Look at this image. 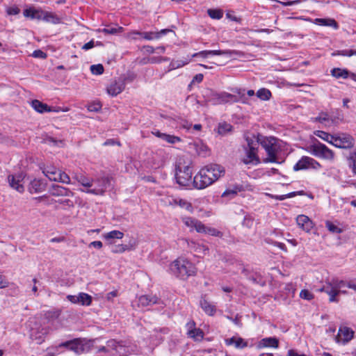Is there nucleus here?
<instances>
[{
    "label": "nucleus",
    "instance_id": "obj_32",
    "mask_svg": "<svg viewBox=\"0 0 356 356\" xmlns=\"http://www.w3.org/2000/svg\"><path fill=\"white\" fill-rule=\"evenodd\" d=\"M233 92L238 94L240 97V99L241 101L243 102V103H246V97H245V93L249 96V97H253L255 95V92L253 90H248L245 92V89H241V88H236L234 90H233Z\"/></svg>",
    "mask_w": 356,
    "mask_h": 356
},
{
    "label": "nucleus",
    "instance_id": "obj_40",
    "mask_svg": "<svg viewBox=\"0 0 356 356\" xmlns=\"http://www.w3.org/2000/svg\"><path fill=\"white\" fill-rule=\"evenodd\" d=\"M188 334L191 338L196 341L201 340L204 337V333L200 329L193 328L188 331Z\"/></svg>",
    "mask_w": 356,
    "mask_h": 356
},
{
    "label": "nucleus",
    "instance_id": "obj_49",
    "mask_svg": "<svg viewBox=\"0 0 356 356\" xmlns=\"http://www.w3.org/2000/svg\"><path fill=\"white\" fill-rule=\"evenodd\" d=\"M232 125L227 123H220L218 126V133L220 134H225L227 132L231 131Z\"/></svg>",
    "mask_w": 356,
    "mask_h": 356
},
{
    "label": "nucleus",
    "instance_id": "obj_51",
    "mask_svg": "<svg viewBox=\"0 0 356 356\" xmlns=\"http://www.w3.org/2000/svg\"><path fill=\"white\" fill-rule=\"evenodd\" d=\"M102 108V104L100 102H94L88 105V111H99Z\"/></svg>",
    "mask_w": 356,
    "mask_h": 356
},
{
    "label": "nucleus",
    "instance_id": "obj_18",
    "mask_svg": "<svg viewBox=\"0 0 356 356\" xmlns=\"http://www.w3.org/2000/svg\"><path fill=\"white\" fill-rule=\"evenodd\" d=\"M49 192L51 195L56 197H72L74 195L70 189L57 184H52L49 189Z\"/></svg>",
    "mask_w": 356,
    "mask_h": 356
},
{
    "label": "nucleus",
    "instance_id": "obj_41",
    "mask_svg": "<svg viewBox=\"0 0 356 356\" xmlns=\"http://www.w3.org/2000/svg\"><path fill=\"white\" fill-rule=\"evenodd\" d=\"M207 13L211 18L214 19H220L223 17V12L220 9H209Z\"/></svg>",
    "mask_w": 356,
    "mask_h": 356
},
{
    "label": "nucleus",
    "instance_id": "obj_59",
    "mask_svg": "<svg viewBox=\"0 0 356 356\" xmlns=\"http://www.w3.org/2000/svg\"><path fill=\"white\" fill-rule=\"evenodd\" d=\"M206 226L202 224L200 220H197L194 229L199 233H204Z\"/></svg>",
    "mask_w": 356,
    "mask_h": 356
},
{
    "label": "nucleus",
    "instance_id": "obj_53",
    "mask_svg": "<svg viewBox=\"0 0 356 356\" xmlns=\"http://www.w3.org/2000/svg\"><path fill=\"white\" fill-rule=\"evenodd\" d=\"M326 227L332 233L339 234L341 232V229L339 227L329 221L326 222Z\"/></svg>",
    "mask_w": 356,
    "mask_h": 356
},
{
    "label": "nucleus",
    "instance_id": "obj_13",
    "mask_svg": "<svg viewBox=\"0 0 356 356\" xmlns=\"http://www.w3.org/2000/svg\"><path fill=\"white\" fill-rule=\"evenodd\" d=\"M321 168L320 163L315 159L309 156H302L293 166L295 171L305 170L309 168L318 169Z\"/></svg>",
    "mask_w": 356,
    "mask_h": 356
},
{
    "label": "nucleus",
    "instance_id": "obj_12",
    "mask_svg": "<svg viewBox=\"0 0 356 356\" xmlns=\"http://www.w3.org/2000/svg\"><path fill=\"white\" fill-rule=\"evenodd\" d=\"M355 145L354 138L348 134H342L339 136H335L333 145L338 148L341 149H350Z\"/></svg>",
    "mask_w": 356,
    "mask_h": 356
},
{
    "label": "nucleus",
    "instance_id": "obj_46",
    "mask_svg": "<svg viewBox=\"0 0 356 356\" xmlns=\"http://www.w3.org/2000/svg\"><path fill=\"white\" fill-rule=\"evenodd\" d=\"M197 220V219L191 217H185L182 218V221L184 223V225L186 227H190L191 229H194Z\"/></svg>",
    "mask_w": 356,
    "mask_h": 356
},
{
    "label": "nucleus",
    "instance_id": "obj_27",
    "mask_svg": "<svg viewBox=\"0 0 356 356\" xmlns=\"http://www.w3.org/2000/svg\"><path fill=\"white\" fill-rule=\"evenodd\" d=\"M45 189V184L40 179H34L31 181L28 190L31 193H37Z\"/></svg>",
    "mask_w": 356,
    "mask_h": 356
},
{
    "label": "nucleus",
    "instance_id": "obj_47",
    "mask_svg": "<svg viewBox=\"0 0 356 356\" xmlns=\"http://www.w3.org/2000/svg\"><path fill=\"white\" fill-rule=\"evenodd\" d=\"M176 203L181 208L186 209L187 211H192L193 207L192 204L188 201L180 199L178 201H176Z\"/></svg>",
    "mask_w": 356,
    "mask_h": 356
},
{
    "label": "nucleus",
    "instance_id": "obj_42",
    "mask_svg": "<svg viewBox=\"0 0 356 356\" xmlns=\"http://www.w3.org/2000/svg\"><path fill=\"white\" fill-rule=\"evenodd\" d=\"M318 20L321 25L332 26L335 29L339 27L337 22L333 19H318Z\"/></svg>",
    "mask_w": 356,
    "mask_h": 356
},
{
    "label": "nucleus",
    "instance_id": "obj_2",
    "mask_svg": "<svg viewBox=\"0 0 356 356\" xmlns=\"http://www.w3.org/2000/svg\"><path fill=\"white\" fill-rule=\"evenodd\" d=\"M225 168L218 164H209L202 168L193 180V186L204 189L225 175Z\"/></svg>",
    "mask_w": 356,
    "mask_h": 356
},
{
    "label": "nucleus",
    "instance_id": "obj_36",
    "mask_svg": "<svg viewBox=\"0 0 356 356\" xmlns=\"http://www.w3.org/2000/svg\"><path fill=\"white\" fill-rule=\"evenodd\" d=\"M75 179L84 187L90 188L92 186V179L83 175H77L75 176Z\"/></svg>",
    "mask_w": 356,
    "mask_h": 356
},
{
    "label": "nucleus",
    "instance_id": "obj_39",
    "mask_svg": "<svg viewBox=\"0 0 356 356\" xmlns=\"http://www.w3.org/2000/svg\"><path fill=\"white\" fill-rule=\"evenodd\" d=\"M131 35H139L140 36L143 37L145 40H156L155 32H153V31L140 32V31H131Z\"/></svg>",
    "mask_w": 356,
    "mask_h": 356
},
{
    "label": "nucleus",
    "instance_id": "obj_21",
    "mask_svg": "<svg viewBox=\"0 0 356 356\" xmlns=\"http://www.w3.org/2000/svg\"><path fill=\"white\" fill-rule=\"evenodd\" d=\"M296 222L299 227L306 232H309L314 226L313 222L305 215L298 216L296 218Z\"/></svg>",
    "mask_w": 356,
    "mask_h": 356
},
{
    "label": "nucleus",
    "instance_id": "obj_11",
    "mask_svg": "<svg viewBox=\"0 0 356 356\" xmlns=\"http://www.w3.org/2000/svg\"><path fill=\"white\" fill-rule=\"evenodd\" d=\"M136 303L138 307H145L152 306L154 305H162L164 303L163 300L158 298L156 296L143 295L139 296L135 302H133V306Z\"/></svg>",
    "mask_w": 356,
    "mask_h": 356
},
{
    "label": "nucleus",
    "instance_id": "obj_7",
    "mask_svg": "<svg viewBox=\"0 0 356 356\" xmlns=\"http://www.w3.org/2000/svg\"><path fill=\"white\" fill-rule=\"evenodd\" d=\"M310 151L314 156L323 159L332 161L334 158V152L325 145L320 142L315 143L314 145H311Z\"/></svg>",
    "mask_w": 356,
    "mask_h": 356
},
{
    "label": "nucleus",
    "instance_id": "obj_25",
    "mask_svg": "<svg viewBox=\"0 0 356 356\" xmlns=\"http://www.w3.org/2000/svg\"><path fill=\"white\" fill-rule=\"evenodd\" d=\"M279 341L275 337H266L262 339L257 344L258 348L266 347L278 348Z\"/></svg>",
    "mask_w": 356,
    "mask_h": 356
},
{
    "label": "nucleus",
    "instance_id": "obj_43",
    "mask_svg": "<svg viewBox=\"0 0 356 356\" xmlns=\"http://www.w3.org/2000/svg\"><path fill=\"white\" fill-rule=\"evenodd\" d=\"M162 140H163L170 144H175L181 140L180 138L177 137V136H175L169 135V134H164V135H162Z\"/></svg>",
    "mask_w": 356,
    "mask_h": 356
},
{
    "label": "nucleus",
    "instance_id": "obj_63",
    "mask_svg": "<svg viewBox=\"0 0 356 356\" xmlns=\"http://www.w3.org/2000/svg\"><path fill=\"white\" fill-rule=\"evenodd\" d=\"M44 13H45V11H44L42 10L36 9L35 13L34 19L44 21Z\"/></svg>",
    "mask_w": 356,
    "mask_h": 356
},
{
    "label": "nucleus",
    "instance_id": "obj_62",
    "mask_svg": "<svg viewBox=\"0 0 356 356\" xmlns=\"http://www.w3.org/2000/svg\"><path fill=\"white\" fill-rule=\"evenodd\" d=\"M210 56V54H209V50H204V51H199L197 53H195L194 54H193V57H202L203 58H208L209 56Z\"/></svg>",
    "mask_w": 356,
    "mask_h": 356
},
{
    "label": "nucleus",
    "instance_id": "obj_14",
    "mask_svg": "<svg viewBox=\"0 0 356 356\" xmlns=\"http://www.w3.org/2000/svg\"><path fill=\"white\" fill-rule=\"evenodd\" d=\"M67 300L73 304H79L82 306H89L92 303V296L88 293L81 292L77 295H67Z\"/></svg>",
    "mask_w": 356,
    "mask_h": 356
},
{
    "label": "nucleus",
    "instance_id": "obj_45",
    "mask_svg": "<svg viewBox=\"0 0 356 356\" xmlns=\"http://www.w3.org/2000/svg\"><path fill=\"white\" fill-rule=\"evenodd\" d=\"M189 63V60H172L170 64L171 70L181 67Z\"/></svg>",
    "mask_w": 356,
    "mask_h": 356
},
{
    "label": "nucleus",
    "instance_id": "obj_20",
    "mask_svg": "<svg viewBox=\"0 0 356 356\" xmlns=\"http://www.w3.org/2000/svg\"><path fill=\"white\" fill-rule=\"evenodd\" d=\"M354 332L349 327H341L339 330V333L336 337V341L337 343L343 342L346 343L352 339L353 337Z\"/></svg>",
    "mask_w": 356,
    "mask_h": 356
},
{
    "label": "nucleus",
    "instance_id": "obj_22",
    "mask_svg": "<svg viewBox=\"0 0 356 356\" xmlns=\"http://www.w3.org/2000/svg\"><path fill=\"white\" fill-rule=\"evenodd\" d=\"M125 88L124 81H115L107 87V92L112 96H116L122 92Z\"/></svg>",
    "mask_w": 356,
    "mask_h": 356
},
{
    "label": "nucleus",
    "instance_id": "obj_1",
    "mask_svg": "<svg viewBox=\"0 0 356 356\" xmlns=\"http://www.w3.org/2000/svg\"><path fill=\"white\" fill-rule=\"evenodd\" d=\"M97 341V339L92 340L74 339L61 343L59 347H65L76 354L87 353L95 348L97 353H104L106 356H127L134 351L133 349L130 350L128 347L115 339L108 340L105 346H95Z\"/></svg>",
    "mask_w": 356,
    "mask_h": 356
},
{
    "label": "nucleus",
    "instance_id": "obj_31",
    "mask_svg": "<svg viewBox=\"0 0 356 356\" xmlns=\"http://www.w3.org/2000/svg\"><path fill=\"white\" fill-rule=\"evenodd\" d=\"M44 21L53 24H58L61 22L60 18L55 13L45 11Z\"/></svg>",
    "mask_w": 356,
    "mask_h": 356
},
{
    "label": "nucleus",
    "instance_id": "obj_3",
    "mask_svg": "<svg viewBox=\"0 0 356 356\" xmlns=\"http://www.w3.org/2000/svg\"><path fill=\"white\" fill-rule=\"evenodd\" d=\"M193 162L185 156H179L175 163V177L177 183L182 186H188L192 181Z\"/></svg>",
    "mask_w": 356,
    "mask_h": 356
},
{
    "label": "nucleus",
    "instance_id": "obj_8",
    "mask_svg": "<svg viewBox=\"0 0 356 356\" xmlns=\"http://www.w3.org/2000/svg\"><path fill=\"white\" fill-rule=\"evenodd\" d=\"M342 119L339 113H321L319 117L314 118V121L325 127H332L339 124Z\"/></svg>",
    "mask_w": 356,
    "mask_h": 356
},
{
    "label": "nucleus",
    "instance_id": "obj_64",
    "mask_svg": "<svg viewBox=\"0 0 356 356\" xmlns=\"http://www.w3.org/2000/svg\"><path fill=\"white\" fill-rule=\"evenodd\" d=\"M32 55L35 58H45L47 57V54L40 49L34 51Z\"/></svg>",
    "mask_w": 356,
    "mask_h": 356
},
{
    "label": "nucleus",
    "instance_id": "obj_29",
    "mask_svg": "<svg viewBox=\"0 0 356 356\" xmlns=\"http://www.w3.org/2000/svg\"><path fill=\"white\" fill-rule=\"evenodd\" d=\"M111 252L113 253H122L127 250H130L134 248L135 243H129V245L119 244V245H111Z\"/></svg>",
    "mask_w": 356,
    "mask_h": 356
},
{
    "label": "nucleus",
    "instance_id": "obj_38",
    "mask_svg": "<svg viewBox=\"0 0 356 356\" xmlns=\"http://www.w3.org/2000/svg\"><path fill=\"white\" fill-rule=\"evenodd\" d=\"M315 135L322 140L333 145L334 136L323 131H316Z\"/></svg>",
    "mask_w": 356,
    "mask_h": 356
},
{
    "label": "nucleus",
    "instance_id": "obj_30",
    "mask_svg": "<svg viewBox=\"0 0 356 356\" xmlns=\"http://www.w3.org/2000/svg\"><path fill=\"white\" fill-rule=\"evenodd\" d=\"M348 166L353 175H356V149L349 154L347 158Z\"/></svg>",
    "mask_w": 356,
    "mask_h": 356
},
{
    "label": "nucleus",
    "instance_id": "obj_50",
    "mask_svg": "<svg viewBox=\"0 0 356 356\" xmlns=\"http://www.w3.org/2000/svg\"><path fill=\"white\" fill-rule=\"evenodd\" d=\"M123 30V28L119 26L118 28H105L103 29L101 31L106 34H116L118 33H121Z\"/></svg>",
    "mask_w": 356,
    "mask_h": 356
},
{
    "label": "nucleus",
    "instance_id": "obj_5",
    "mask_svg": "<svg viewBox=\"0 0 356 356\" xmlns=\"http://www.w3.org/2000/svg\"><path fill=\"white\" fill-rule=\"evenodd\" d=\"M261 145L266 150L268 157L264 160V163H278L277 154L280 151L277 139L274 137H263Z\"/></svg>",
    "mask_w": 356,
    "mask_h": 356
},
{
    "label": "nucleus",
    "instance_id": "obj_44",
    "mask_svg": "<svg viewBox=\"0 0 356 356\" xmlns=\"http://www.w3.org/2000/svg\"><path fill=\"white\" fill-rule=\"evenodd\" d=\"M90 71L93 74L100 75L104 73V69L102 64L92 65L90 66Z\"/></svg>",
    "mask_w": 356,
    "mask_h": 356
},
{
    "label": "nucleus",
    "instance_id": "obj_9",
    "mask_svg": "<svg viewBox=\"0 0 356 356\" xmlns=\"http://www.w3.org/2000/svg\"><path fill=\"white\" fill-rule=\"evenodd\" d=\"M110 178L108 177H102L95 179H92V183L95 186L94 188L82 190V191L91 193L96 195H102L110 185Z\"/></svg>",
    "mask_w": 356,
    "mask_h": 356
},
{
    "label": "nucleus",
    "instance_id": "obj_58",
    "mask_svg": "<svg viewBox=\"0 0 356 356\" xmlns=\"http://www.w3.org/2000/svg\"><path fill=\"white\" fill-rule=\"evenodd\" d=\"M35 10H36V9L33 8H29L25 9L24 10V15L26 17L34 19Z\"/></svg>",
    "mask_w": 356,
    "mask_h": 356
},
{
    "label": "nucleus",
    "instance_id": "obj_55",
    "mask_svg": "<svg viewBox=\"0 0 356 356\" xmlns=\"http://www.w3.org/2000/svg\"><path fill=\"white\" fill-rule=\"evenodd\" d=\"M58 181L62 182L63 184H70V178L65 172H62L60 170L59 173V177H58Z\"/></svg>",
    "mask_w": 356,
    "mask_h": 356
},
{
    "label": "nucleus",
    "instance_id": "obj_52",
    "mask_svg": "<svg viewBox=\"0 0 356 356\" xmlns=\"http://www.w3.org/2000/svg\"><path fill=\"white\" fill-rule=\"evenodd\" d=\"M210 56H222V55H231L230 50H209Z\"/></svg>",
    "mask_w": 356,
    "mask_h": 356
},
{
    "label": "nucleus",
    "instance_id": "obj_17",
    "mask_svg": "<svg viewBox=\"0 0 356 356\" xmlns=\"http://www.w3.org/2000/svg\"><path fill=\"white\" fill-rule=\"evenodd\" d=\"M264 136L260 134H255L252 132H246L244 134V138L247 142V145L244 147H255L258 148L259 145L261 144L262 138Z\"/></svg>",
    "mask_w": 356,
    "mask_h": 356
},
{
    "label": "nucleus",
    "instance_id": "obj_28",
    "mask_svg": "<svg viewBox=\"0 0 356 356\" xmlns=\"http://www.w3.org/2000/svg\"><path fill=\"white\" fill-rule=\"evenodd\" d=\"M225 343L228 346H234L235 348H243L248 346L247 342L244 341V340L241 338H236V337H232L229 339H225Z\"/></svg>",
    "mask_w": 356,
    "mask_h": 356
},
{
    "label": "nucleus",
    "instance_id": "obj_57",
    "mask_svg": "<svg viewBox=\"0 0 356 356\" xmlns=\"http://www.w3.org/2000/svg\"><path fill=\"white\" fill-rule=\"evenodd\" d=\"M20 12V10L18 7L16 6L8 7L6 9V13L8 15H16L19 14Z\"/></svg>",
    "mask_w": 356,
    "mask_h": 356
},
{
    "label": "nucleus",
    "instance_id": "obj_16",
    "mask_svg": "<svg viewBox=\"0 0 356 356\" xmlns=\"http://www.w3.org/2000/svg\"><path fill=\"white\" fill-rule=\"evenodd\" d=\"M31 106L35 111H69L67 107H51L38 99L31 102Z\"/></svg>",
    "mask_w": 356,
    "mask_h": 356
},
{
    "label": "nucleus",
    "instance_id": "obj_26",
    "mask_svg": "<svg viewBox=\"0 0 356 356\" xmlns=\"http://www.w3.org/2000/svg\"><path fill=\"white\" fill-rule=\"evenodd\" d=\"M103 238L107 241L108 245L114 243V239H121L124 236V234L118 230H113L102 235Z\"/></svg>",
    "mask_w": 356,
    "mask_h": 356
},
{
    "label": "nucleus",
    "instance_id": "obj_54",
    "mask_svg": "<svg viewBox=\"0 0 356 356\" xmlns=\"http://www.w3.org/2000/svg\"><path fill=\"white\" fill-rule=\"evenodd\" d=\"M332 56H343L350 57L353 56V49L339 50L332 53Z\"/></svg>",
    "mask_w": 356,
    "mask_h": 356
},
{
    "label": "nucleus",
    "instance_id": "obj_19",
    "mask_svg": "<svg viewBox=\"0 0 356 356\" xmlns=\"http://www.w3.org/2000/svg\"><path fill=\"white\" fill-rule=\"evenodd\" d=\"M23 180L22 175H10L8 177V181L10 187L18 191L19 193H23L24 191V187L21 183Z\"/></svg>",
    "mask_w": 356,
    "mask_h": 356
},
{
    "label": "nucleus",
    "instance_id": "obj_56",
    "mask_svg": "<svg viewBox=\"0 0 356 356\" xmlns=\"http://www.w3.org/2000/svg\"><path fill=\"white\" fill-rule=\"evenodd\" d=\"M204 233L208 234L209 235L215 236H222V233L220 231L217 230L215 228H212V227H206Z\"/></svg>",
    "mask_w": 356,
    "mask_h": 356
},
{
    "label": "nucleus",
    "instance_id": "obj_6",
    "mask_svg": "<svg viewBox=\"0 0 356 356\" xmlns=\"http://www.w3.org/2000/svg\"><path fill=\"white\" fill-rule=\"evenodd\" d=\"M347 286V282L333 279L331 282H327L326 286L321 288L319 291L325 292L329 296V301L330 302H338L339 301L337 296L340 294L341 289Z\"/></svg>",
    "mask_w": 356,
    "mask_h": 356
},
{
    "label": "nucleus",
    "instance_id": "obj_10",
    "mask_svg": "<svg viewBox=\"0 0 356 356\" xmlns=\"http://www.w3.org/2000/svg\"><path fill=\"white\" fill-rule=\"evenodd\" d=\"M32 324V321H30L28 324L29 327H30V338L35 341L37 343L40 344L44 341V336L47 334L48 330L40 325L35 324L33 327Z\"/></svg>",
    "mask_w": 356,
    "mask_h": 356
},
{
    "label": "nucleus",
    "instance_id": "obj_48",
    "mask_svg": "<svg viewBox=\"0 0 356 356\" xmlns=\"http://www.w3.org/2000/svg\"><path fill=\"white\" fill-rule=\"evenodd\" d=\"M300 297L306 300H311L314 298V294L307 289H302L300 292Z\"/></svg>",
    "mask_w": 356,
    "mask_h": 356
},
{
    "label": "nucleus",
    "instance_id": "obj_33",
    "mask_svg": "<svg viewBox=\"0 0 356 356\" xmlns=\"http://www.w3.org/2000/svg\"><path fill=\"white\" fill-rule=\"evenodd\" d=\"M331 74L337 79H347L349 76L350 72L346 69L334 68L331 70Z\"/></svg>",
    "mask_w": 356,
    "mask_h": 356
},
{
    "label": "nucleus",
    "instance_id": "obj_23",
    "mask_svg": "<svg viewBox=\"0 0 356 356\" xmlns=\"http://www.w3.org/2000/svg\"><path fill=\"white\" fill-rule=\"evenodd\" d=\"M184 245H186L187 248L195 252H203L209 251V249L204 245H200L193 241H189L188 239H181Z\"/></svg>",
    "mask_w": 356,
    "mask_h": 356
},
{
    "label": "nucleus",
    "instance_id": "obj_60",
    "mask_svg": "<svg viewBox=\"0 0 356 356\" xmlns=\"http://www.w3.org/2000/svg\"><path fill=\"white\" fill-rule=\"evenodd\" d=\"M60 170H57L54 172H49L50 175H48V179L51 181H58Z\"/></svg>",
    "mask_w": 356,
    "mask_h": 356
},
{
    "label": "nucleus",
    "instance_id": "obj_61",
    "mask_svg": "<svg viewBox=\"0 0 356 356\" xmlns=\"http://www.w3.org/2000/svg\"><path fill=\"white\" fill-rule=\"evenodd\" d=\"M241 187H236V190L227 189L222 195V197L228 196L229 195H235L238 191H241Z\"/></svg>",
    "mask_w": 356,
    "mask_h": 356
},
{
    "label": "nucleus",
    "instance_id": "obj_4",
    "mask_svg": "<svg viewBox=\"0 0 356 356\" xmlns=\"http://www.w3.org/2000/svg\"><path fill=\"white\" fill-rule=\"evenodd\" d=\"M170 270L174 275L183 280L196 273V268L193 264L183 258H178L171 263Z\"/></svg>",
    "mask_w": 356,
    "mask_h": 356
},
{
    "label": "nucleus",
    "instance_id": "obj_37",
    "mask_svg": "<svg viewBox=\"0 0 356 356\" xmlns=\"http://www.w3.org/2000/svg\"><path fill=\"white\" fill-rule=\"evenodd\" d=\"M256 95L261 100L266 101L270 99L272 94L268 89L262 88L257 90Z\"/></svg>",
    "mask_w": 356,
    "mask_h": 356
},
{
    "label": "nucleus",
    "instance_id": "obj_35",
    "mask_svg": "<svg viewBox=\"0 0 356 356\" xmlns=\"http://www.w3.org/2000/svg\"><path fill=\"white\" fill-rule=\"evenodd\" d=\"M200 305L202 309L209 315L212 316L216 312L215 306L208 302L207 300H202Z\"/></svg>",
    "mask_w": 356,
    "mask_h": 356
},
{
    "label": "nucleus",
    "instance_id": "obj_34",
    "mask_svg": "<svg viewBox=\"0 0 356 356\" xmlns=\"http://www.w3.org/2000/svg\"><path fill=\"white\" fill-rule=\"evenodd\" d=\"M60 313L61 312L59 309L47 311L44 313V318L47 321L48 323H52L58 318Z\"/></svg>",
    "mask_w": 356,
    "mask_h": 356
},
{
    "label": "nucleus",
    "instance_id": "obj_24",
    "mask_svg": "<svg viewBox=\"0 0 356 356\" xmlns=\"http://www.w3.org/2000/svg\"><path fill=\"white\" fill-rule=\"evenodd\" d=\"M216 99L220 104L235 102L239 100L236 95L226 92L218 93Z\"/></svg>",
    "mask_w": 356,
    "mask_h": 356
},
{
    "label": "nucleus",
    "instance_id": "obj_15",
    "mask_svg": "<svg viewBox=\"0 0 356 356\" xmlns=\"http://www.w3.org/2000/svg\"><path fill=\"white\" fill-rule=\"evenodd\" d=\"M245 156L242 159L245 164L257 165L260 163V159L257 155L258 148L244 147Z\"/></svg>",
    "mask_w": 356,
    "mask_h": 356
}]
</instances>
